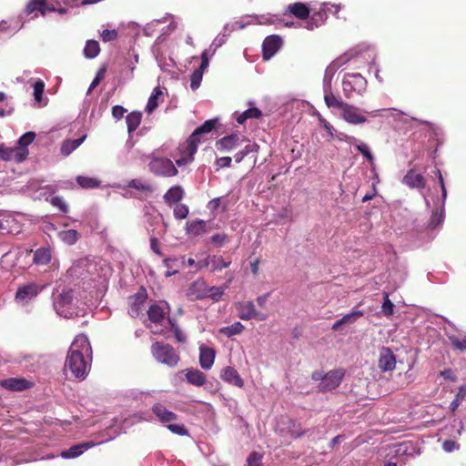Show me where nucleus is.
<instances>
[{
  "instance_id": "23",
  "label": "nucleus",
  "mask_w": 466,
  "mask_h": 466,
  "mask_svg": "<svg viewBox=\"0 0 466 466\" xmlns=\"http://www.w3.org/2000/svg\"><path fill=\"white\" fill-rule=\"evenodd\" d=\"M39 291V287L35 283L18 287L15 293V300L28 301L30 299L36 297Z\"/></svg>"
},
{
  "instance_id": "43",
  "label": "nucleus",
  "mask_w": 466,
  "mask_h": 466,
  "mask_svg": "<svg viewBox=\"0 0 466 466\" xmlns=\"http://www.w3.org/2000/svg\"><path fill=\"white\" fill-rule=\"evenodd\" d=\"M189 213V208L187 205H183V203H177V205L173 208V215L178 220H183V218H187Z\"/></svg>"
},
{
  "instance_id": "25",
  "label": "nucleus",
  "mask_w": 466,
  "mask_h": 466,
  "mask_svg": "<svg viewBox=\"0 0 466 466\" xmlns=\"http://www.w3.org/2000/svg\"><path fill=\"white\" fill-rule=\"evenodd\" d=\"M185 197V191L180 185H175L174 187L167 189V191L164 194L163 198L165 203L171 207L173 204L177 206L182 198Z\"/></svg>"
},
{
  "instance_id": "26",
  "label": "nucleus",
  "mask_w": 466,
  "mask_h": 466,
  "mask_svg": "<svg viewBox=\"0 0 466 466\" xmlns=\"http://www.w3.org/2000/svg\"><path fill=\"white\" fill-rule=\"evenodd\" d=\"M0 387L11 391H22L31 387V383L25 379H7L0 380Z\"/></svg>"
},
{
  "instance_id": "21",
  "label": "nucleus",
  "mask_w": 466,
  "mask_h": 466,
  "mask_svg": "<svg viewBox=\"0 0 466 466\" xmlns=\"http://www.w3.org/2000/svg\"><path fill=\"white\" fill-rule=\"evenodd\" d=\"M216 359V350L207 345L199 347V363L204 370H210Z\"/></svg>"
},
{
  "instance_id": "10",
  "label": "nucleus",
  "mask_w": 466,
  "mask_h": 466,
  "mask_svg": "<svg viewBox=\"0 0 466 466\" xmlns=\"http://www.w3.org/2000/svg\"><path fill=\"white\" fill-rule=\"evenodd\" d=\"M147 299V289L145 287L141 286L136 294L133 296H130L128 298L130 309L128 310V314L135 319V317H137L140 315L144 304Z\"/></svg>"
},
{
  "instance_id": "34",
  "label": "nucleus",
  "mask_w": 466,
  "mask_h": 466,
  "mask_svg": "<svg viewBox=\"0 0 466 466\" xmlns=\"http://www.w3.org/2000/svg\"><path fill=\"white\" fill-rule=\"evenodd\" d=\"M127 124V131L129 134L131 132L137 130L138 125L141 124L142 121V114L139 111L130 112L126 116Z\"/></svg>"
},
{
  "instance_id": "18",
  "label": "nucleus",
  "mask_w": 466,
  "mask_h": 466,
  "mask_svg": "<svg viewBox=\"0 0 466 466\" xmlns=\"http://www.w3.org/2000/svg\"><path fill=\"white\" fill-rule=\"evenodd\" d=\"M220 378L228 384L235 385L236 387H244V380L238 374V370L232 366H226L220 370Z\"/></svg>"
},
{
  "instance_id": "58",
  "label": "nucleus",
  "mask_w": 466,
  "mask_h": 466,
  "mask_svg": "<svg viewBox=\"0 0 466 466\" xmlns=\"http://www.w3.org/2000/svg\"><path fill=\"white\" fill-rule=\"evenodd\" d=\"M149 241H150V248H151V250H153L159 257H162L163 253H162V251L160 249L158 239H157V236L155 234H152L150 236Z\"/></svg>"
},
{
  "instance_id": "7",
  "label": "nucleus",
  "mask_w": 466,
  "mask_h": 466,
  "mask_svg": "<svg viewBox=\"0 0 466 466\" xmlns=\"http://www.w3.org/2000/svg\"><path fill=\"white\" fill-rule=\"evenodd\" d=\"M340 8L339 4H331V5L327 3L322 4L318 11H314L311 14L310 19L306 25L307 29L313 30L317 28V26L323 25L325 20L329 17V12L338 15Z\"/></svg>"
},
{
  "instance_id": "11",
  "label": "nucleus",
  "mask_w": 466,
  "mask_h": 466,
  "mask_svg": "<svg viewBox=\"0 0 466 466\" xmlns=\"http://www.w3.org/2000/svg\"><path fill=\"white\" fill-rule=\"evenodd\" d=\"M28 154V149L18 147V146L6 147L4 144L0 145V158L3 160H14L16 163H21L26 159Z\"/></svg>"
},
{
  "instance_id": "24",
  "label": "nucleus",
  "mask_w": 466,
  "mask_h": 466,
  "mask_svg": "<svg viewBox=\"0 0 466 466\" xmlns=\"http://www.w3.org/2000/svg\"><path fill=\"white\" fill-rule=\"evenodd\" d=\"M402 183L410 188H424L426 181L421 174L417 173L414 169H410L404 175Z\"/></svg>"
},
{
  "instance_id": "36",
  "label": "nucleus",
  "mask_w": 466,
  "mask_h": 466,
  "mask_svg": "<svg viewBox=\"0 0 466 466\" xmlns=\"http://www.w3.org/2000/svg\"><path fill=\"white\" fill-rule=\"evenodd\" d=\"M163 95V91L160 90L159 86L155 87L151 96L148 97V101L146 105V112L152 113L153 110L158 106V98Z\"/></svg>"
},
{
  "instance_id": "54",
  "label": "nucleus",
  "mask_w": 466,
  "mask_h": 466,
  "mask_svg": "<svg viewBox=\"0 0 466 466\" xmlns=\"http://www.w3.org/2000/svg\"><path fill=\"white\" fill-rule=\"evenodd\" d=\"M262 456L258 452H252L247 459L248 466H261Z\"/></svg>"
},
{
  "instance_id": "57",
  "label": "nucleus",
  "mask_w": 466,
  "mask_h": 466,
  "mask_svg": "<svg viewBox=\"0 0 466 466\" xmlns=\"http://www.w3.org/2000/svg\"><path fill=\"white\" fill-rule=\"evenodd\" d=\"M168 320L172 326V329L174 331V336H175L176 339L179 342H184L186 340V337H185L184 333H182L181 329L178 328V326H177L174 319H169Z\"/></svg>"
},
{
  "instance_id": "2",
  "label": "nucleus",
  "mask_w": 466,
  "mask_h": 466,
  "mask_svg": "<svg viewBox=\"0 0 466 466\" xmlns=\"http://www.w3.org/2000/svg\"><path fill=\"white\" fill-rule=\"evenodd\" d=\"M151 412L154 413L157 420L164 424L173 434L180 436L188 435V430L186 428L185 424L177 423L178 420L177 413L170 411V410L161 404V402H156L151 408Z\"/></svg>"
},
{
  "instance_id": "9",
  "label": "nucleus",
  "mask_w": 466,
  "mask_h": 466,
  "mask_svg": "<svg viewBox=\"0 0 466 466\" xmlns=\"http://www.w3.org/2000/svg\"><path fill=\"white\" fill-rule=\"evenodd\" d=\"M236 309L238 318L241 319H257L259 320H264L267 318V315L260 314V312L257 311L253 301L250 300L238 301V303H236Z\"/></svg>"
},
{
  "instance_id": "13",
  "label": "nucleus",
  "mask_w": 466,
  "mask_h": 466,
  "mask_svg": "<svg viewBox=\"0 0 466 466\" xmlns=\"http://www.w3.org/2000/svg\"><path fill=\"white\" fill-rule=\"evenodd\" d=\"M179 157L176 160V164L178 167L186 166L194 159V154H196V147L194 141H190L189 138L183 142L178 147Z\"/></svg>"
},
{
  "instance_id": "22",
  "label": "nucleus",
  "mask_w": 466,
  "mask_h": 466,
  "mask_svg": "<svg viewBox=\"0 0 466 466\" xmlns=\"http://www.w3.org/2000/svg\"><path fill=\"white\" fill-rule=\"evenodd\" d=\"M95 445L96 444L93 441L81 442L80 444L71 446L70 449L63 450L60 456L65 460H71V458L81 456L85 451L91 449V447Z\"/></svg>"
},
{
  "instance_id": "5",
  "label": "nucleus",
  "mask_w": 466,
  "mask_h": 466,
  "mask_svg": "<svg viewBox=\"0 0 466 466\" xmlns=\"http://www.w3.org/2000/svg\"><path fill=\"white\" fill-rule=\"evenodd\" d=\"M56 4L55 0H30L26 4L24 12L26 15H33L34 17L37 15V11L42 15H46L47 11H56L60 15L66 14V7H56Z\"/></svg>"
},
{
  "instance_id": "50",
  "label": "nucleus",
  "mask_w": 466,
  "mask_h": 466,
  "mask_svg": "<svg viewBox=\"0 0 466 466\" xmlns=\"http://www.w3.org/2000/svg\"><path fill=\"white\" fill-rule=\"evenodd\" d=\"M356 149H358L359 152H360L367 158V160H369L370 163H373L375 158L368 144L361 142L360 144L356 145Z\"/></svg>"
},
{
  "instance_id": "6",
  "label": "nucleus",
  "mask_w": 466,
  "mask_h": 466,
  "mask_svg": "<svg viewBox=\"0 0 466 466\" xmlns=\"http://www.w3.org/2000/svg\"><path fill=\"white\" fill-rule=\"evenodd\" d=\"M367 85L368 80L360 73H347L342 80L343 93L347 97H351L353 92L361 94Z\"/></svg>"
},
{
  "instance_id": "59",
  "label": "nucleus",
  "mask_w": 466,
  "mask_h": 466,
  "mask_svg": "<svg viewBox=\"0 0 466 466\" xmlns=\"http://www.w3.org/2000/svg\"><path fill=\"white\" fill-rule=\"evenodd\" d=\"M228 235L226 234H215L211 237V241L214 243L217 247H223L228 240Z\"/></svg>"
},
{
  "instance_id": "60",
  "label": "nucleus",
  "mask_w": 466,
  "mask_h": 466,
  "mask_svg": "<svg viewBox=\"0 0 466 466\" xmlns=\"http://www.w3.org/2000/svg\"><path fill=\"white\" fill-rule=\"evenodd\" d=\"M201 62L198 66L199 71L201 72V75L203 76L207 66L209 65V58H208V50H204L200 56Z\"/></svg>"
},
{
  "instance_id": "37",
  "label": "nucleus",
  "mask_w": 466,
  "mask_h": 466,
  "mask_svg": "<svg viewBox=\"0 0 466 466\" xmlns=\"http://www.w3.org/2000/svg\"><path fill=\"white\" fill-rule=\"evenodd\" d=\"M324 100L329 108H340L343 110L344 102L340 97L336 96L332 91H328L324 96Z\"/></svg>"
},
{
  "instance_id": "30",
  "label": "nucleus",
  "mask_w": 466,
  "mask_h": 466,
  "mask_svg": "<svg viewBox=\"0 0 466 466\" xmlns=\"http://www.w3.org/2000/svg\"><path fill=\"white\" fill-rule=\"evenodd\" d=\"M52 260V250L49 247H41L34 252L33 262L35 265H47Z\"/></svg>"
},
{
  "instance_id": "12",
  "label": "nucleus",
  "mask_w": 466,
  "mask_h": 466,
  "mask_svg": "<svg viewBox=\"0 0 466 466\" xmlns=\"http://www.w3.org/2000/svg\"><path fill=\"white\" fill-rule=\"evenodd\" d=\"M127 188H133L137 193L133 195L136 198L145 200L147 197L151 196L155 191V187L152 184L147 183L142 179H132L127 184Z\"/></svg>"
},
{
  "instance_id": "49",
  "label": "nucleus",
  "mask_w": 466,
  "mask_h": 466,
  "mask_svg": "<svg viewBox=\"0 0 466 466\" xmlns=\"http://www.w3.org/2000/svg\"><path fill=\"white\" fill-rule=\"evenodd\" d=\"M382 313L385 316H392L394 313V305L390 299L389 298L388 293H384V300L381 306Z\"/></svg>"
},
{
  "instance_id": "64",
  "label": "nucleus",
  "mask_w": 466,
  "mask_h": 466,
  "mask_svg": "<svg viewBox=\"0 0 466 466\" xmlns=\"http://www.w3.org/2000/svg\"><path fill=\"white\" fill-rule=\"evenodd\" d=\"M217 166L220 167H231L232 166V158L231 157H220L217 158Z\"/></svg>"
},
{
  "instance_id": "19",
  "label": "nucleus",
  "mask_w": 466,
  "mask_h": 466,
  "mask_svg": "<svg viewBox=\"0 0 466 466\" xmlns=\"http://www.w3.org/2000/svg\"><path fill=\"white\" fill-rule=\"evenodd\" d=\"M283 15H292L299 19H307L310 17V7L308 6L307 4L300 2L289 4L286 7Z\"/></svg>"
},
{
  "instance_id": "1",
  "label": "nucleus",
  "mask_w": 466,
  "mask_h": 466,
  "mask_svg": "<svg viewBox=\"0 0 466 466\" xmlns=\"http://www.w3.org/2000/svg\"><path fill=\"white\" fill-rule=\"evenodd\" d=\"M93 350L87 336L78 334L70 345L65 360V371L76 380H85L92 363Z\"/></svg>"
},
{
  "instance_id": "31",
  "label": "nucleus",
  "mask_w": 466,
  "mask_h": 466,
  "mask_svg": "<svg viewBox=\"0 0 466 466\" xmlns=\"http://www.w3.org/2000/svg\"><path fill=\"white\" fill-rule=\"evenodd\" d=\"M363 315H364V312L361 310H356V311L350 312L349 314L342 316L341 319H337V321L332 324L331 329L339 330V329H340L342 324L354 323L355 320H357L358 319H360V317H362Z\"/></svg>"
},
{
  "instance_id": "8",
  "label": "nucleus",
  "mask_w": 466,
  "mask_h": 466,
  "mask_svg": "<svg viewBox=\"0 0 466 466\" xmlns=\"http://www.w3.org/2000/svg\"><path fill=\"white\" fill-rule=\"evenodd\" d=\"M346 370L343 369H337L329 370L325 373V381L319 384V390L320 391H330L340 386Z\"/></svg>"
},
{
  "instance_id": "39",
  "label": "nucleus",
  "mask_w": 466,
  "mask_h": 466,
  "mask_svg": "<svg viewBox=\"0 0 466 466\" xmlns=\"http://www.w3.org/2000/svg\"><path fill=\"white\" fill-rule=\"evenodd\" d=\"M244 329L245 326L242 325L241 322L237 321L230 326L222 327L220 329V333L226 335V337H232V335L242 333Z\"/></svg>"
},
{
  "instance_id": "47",
  "label": "nucleus",
  "mask_w": 466,
  "mask_h": 466,
  "mask_svg": "<svg viewBox=\"0 0 466 466\" xmlns=\"http://www.w3.org/2000/svg\"><path fill=\"white\" fill-rule=\"evenodd\" d=\"M45 83L41 79H37L34 83V96L35 101L40 105L44 95Z\"/></svg>"
},
{
  "instance_id": "44",
  "label": "nucleus",
  "mask_w": 466,
  "mask_h": 466,
  "mask_svg": "<svg viewBox=\"0 0 466 466\" xmlns=\"http://www.w3.org/2000/svg\"><path fill=\"white\" fill-rule=\"evenodd\" d=\"M74 299V292L71 289L68 290H63L62 293H60L56 299V304L59 306H66L70 305Z\"/></svg>"
},
{
  "instance_id": "51",
  "label": "nucleus",
  "mask_w": 466,
  "mask_h": 466,
  "mask_svg": "<svg viewBox=\"0 0 466 466\" xmlns=\"http://www.w3.org/2000/svg\"><path fill=\"white\" fill-rule=\"evenodd\" d=\"M164 264L167 268V271L166 272L167 276H172L174 273H177L178 271L177 268H175L177 264V258H166L164 260Z\"/></svg>"
},
{
  "instance_id": "45",
  "label": "nucleus",
  "mask_w": 466,
  "mask_h": 466,
  "mask_svg": "<svg viewBox=\"0 0 466 466\" xmlns=\"http://www.w3.org/2000/svg\"><path fill=\"white\" fill-rule=\"evenodd\" d=\"M61 238L65 243L74 244L77 242L79 235L76 230L70 228V230L62 231Z\"/></svg>"
},
{
  "instance_id": "63",
  "label": "nucleus",
  "mask_w": 466,
  "mask_h": 466,
  "mask_svg": "<svg viewBox=\"0 0 466 466\" xmlns=\"http://www.w3.org/2000/svg\"><path fill=\"white\" fill-rule=\"evenodd\" d=\"M346 61V58L343 57L337 58V60L332 61L330 65L328 66L327 70L333 73L335 70H338V68H339V66H342Z\"/></svg>"
},
{
  "instance_id": "48",
  "label": "nucleus",
  "mask_w": 466,
  "mask_h": 466,
  "mask_svg": "<svg viewBox=\"0 0 466 466\" xmlns=\"http://www.w3.org/2000/svg\"><path fill=\"white\" fill-rule=\"evenodd\" d=\"M35 133L34 131H27L21 137L18 138V147H22L24 149H28L27 146L34 141Z\"/></svg>"
},
{
  "instance_id": "52",
  "label": "nucleus",
  "mask_w": 466,
  "mask_h": 466,
  "mask_svg": "<svg viewBox=\"0 0 466 466\" xmlns=\"http://www.w3.org/2000/svg\"><path fill=\"white\" fill-rule=\"evenodd\" d=\"M202 77H203V76H202L199 68L195 69V71L193 72V74L190 76V87L193 90H196V88L199 87L201 81H202Z\"/></svg>"
},
{
  "instance_id": "27",
  "label": "nucleus",
  "mask_w": 466,
  "mask_h": 466,
  "mask_svg": "<svg viewBox=\"0 0 466 466\" xmlns=\"http://www.w3.org/2000/svg\"><path fill=\"white\" fill-rule=\"evenodd\" d=\"M184 372L187 382L195 385V387H202L207 383V376L200 370L187 369Z\"/></svg>"
},
{
  "instance_id": "35",
  "label": "nucleus",
  "mask_w": 466,
  "mask_h": 466,
  "mask_svg": "<svg viewBox=\"0 0 466 466\" xmlns=\"http://www.w3.org/2000/svg\"><path fill=\"white\" fill-rule=\"evenodd\" d=\"M101 51L99 43L97 40L89 39L84 48V55L87 58H94Z\"/></svg>"
},
{
  "instance_id": "33",
  "label": "nucleus",
  "mask_w": 466,
  "mask_h": 466,
  "mask_svg": "<svg viewBox=\"0 0 466 466\" xmlns=\"http://www.w3.org/2000/svg\"><path fill=\"white\" fill-rule=\"evenodd\" d=\"M86 135H83L81 137L75 138L74 140H65L61 145V153L63 156H69L73 150L76 149L77 147L85 141Z\"/></svg>"
},
{
  "instance_id": "20",
  "label": "nucleus",
  "mask_w": 466,
  "mask_h": 466,
  "mask_svg": "<svg viewBox=\"0 0 466 466\" xmlns=\"http://www.w3.org/2000/svg\"><path fill=\"white\" fill-rule=\"evenodd\" d=\"M207 283L202 279H196L187 289V297L191 300H201L207 298Z\"/></svg>"
},
{
  "instance_id": "61",
  "label": "nucleus",
  "mask_w": 466,
  "mask_h": 466,
  "mask_svg": "<svg viewBox=\"0 0 466 466\" xmlns=\"http://www.w3.org/2000/svg\"><path fill=\"white\" fill-rule=\"evenodd\" d=\"M442 448L446 452H453L455 450H459L460 444L454 441H445L442 443Z\"/></svg>"
},
{
  "instance_id": "41",
  "label": "nucleus",
  "mask_w": 466,
  "mask_h": 466,
  "mask_svg": "<svg viewBox=\"0 0 466 466\" xmlns=\"http://www.w3.org/2000/svg\"><path fill=\"white\" fill-rule=\"evenodd\" d=\"M288 433L292 438H299L303 434L301 424L297 423L296 420L288 419L286 421Z\"/></svg>"
},
{
  "instance_id": "55",
  "label": "nucleus",
  "mask_w": 466,
  "mask_h": 466,
  "mask_svg": "<svg viewBox=\"0 0 466 466\" xmlns=\"http://www.w3.org/2000/svg\"><path fill=\"white\" fill-rule=\"evenodd\" d=\"M118 35V32L116 29H104L101 33L100 36L103 41L106 43V41H112L116 39Z\"/></svg>"
},
{
  "instance_id": "17",
  "label": "nucleus",
  "mask_w": 466,
  "mask_h": 466,
  "mask_svg": "<svg viewBox=\"0 0 466 466\" xmlns=\"http://www.w3.org/2000/svg\"><path fill=\"white\" fill-rule=\"evenodd\" d=\"M216 119L206 120L200 127H197L191 135H189V141H193L195 144V153L198 150L202 135L208 134V132L212 131L213 128L216 127Z\"/></svg>"
},
{
  "instance_id": "42",
  "label": "nucleus",
  "mask_w": 466,
  "mask_h": 466,
  "mask_svg": "<svg viewBox=\"0 0 466 466\" xmlns=\"http://www.w3.org/2000/svg\"><path fill=\"white\" fill-rule=\"evenodd\" d=\"M225 287H218V286H208L207 285V298H210L214 301H218L222 298Z\"/></svg>"
},
{
  "instance_id": "46",
  "label": "nucleus",
  "mask_w": 466,
  "mask_h": 466,
  "mask_svg": "<svg viewBox=\"0 0 466 466\" xmlns=\"http://www.w3.org/2000/svg\"><path fill=\"white\" fill-rule=\"evenodd\" d=\"M466 398V386H461L458 390V393L455 395L453 401L451 403V410H455L459 405L461 404L463 400Z\"/></svg>"
},
{
  "instance_id": "3",
  "label": "nucleus",
  "mask_w": 466,
  "mask_h": 466,
  "mask_svg": "<svg viewBox=\"0 0 466 466\" xmlns=\"http://www.w3.org/2000/svg\"><path fill=\"white\" fill-rule=\"evenodd\" d=\"M151 355L157 362L166 364L167 367H177L180 356L171 344L164 343V341H155L151 344Z\"/></svg>"
},
{
  "instance_id": "56",
  "label": "nucleus",
  "mask_w": 466,
  "mask_h": 466,
  "mask_svg": "<svg viewBox=\"0 0 466 466\" xmlns=\"http://www.w3.org/2000/svg\"><path fill=\"white\" fill-rule=\"evenodd\" d=\"M451 345L453 348L460 350L461 351H465L466 350V339H460V338L451 336L449 337Z\"/></svg>"
},
{
  "instance_id": "4",
  "label": "nucleus",
  "mask_w": 466,
  "mask_h": 466,
  "mask_svg": "<svg viewBox=\"0 0 466 466\" xmlns=\"http://www.w3.org/2000/svg\"><path fill=\"white\" fill-rule=\"evenodd\" d=\"M148 167L149 171L157 177H176L178 173L171 159L166 158V157H157L155 153L150 156Z\"/></svg>"
},
{
  "instance_id": "14",
  "label": "nucleus",
  "mask_w": 466,
  "mask_h": 466,
  "mask_svg": "<svg viewBox=\"0 0 466 466\" xmlns=\"http://www.w3.org/2000/svg\"><path fill=\"white\" fill-rule=\"evenodd\" d=\"M283 40L279 35H272L263 40V58L269 59L282 46Z\"/></svg>"
},
{
  "instance_id": "28",
  "label": "nucleus",
  "mask_w": 466,
  "mask_h": 466,
  "mask_svg": "<svg viewBox=\"0 0 466 466\" xmlns=\"http://www.w3.org/2000/svg\"><path fill=\"white\" fill-rule=\"evenodd\" d=\"M240 143V137L237 134L228 135L217 141L216 146L219 150H232Z\"/></svg>"
},
{
  "instance_id": "15",
  "label": "nucleus",
  "mask_w": 466,
  "mask_h": 466,
  "mask_svg": "<svg viewBox=\"0 0 466 466\" xmlns=\"http://www.w3.org/2000/svg\"><path fill=\"white\" fill-rule=\"evenodd\" d=\"M396 363V358L391 349L385 347L380 349L378 366L381 370H393Z\"/></svg>"
},
{
  "instance_id": "53",
  "label": "nucleus",
  "mask_w": 466,
  "mask_h": 466,
  "mask_svg": "<svg viewBox=\"0 0 466 466\" xmlns=\"http://www.w3.org/2000/svg\"><path fill=\"white\" fill-rule=\"evenodd\" d=\"M50 203L52 206L56 207L60 211H62V213H67L68 207L60 196H54V198H51Z\"/></svg>"
},
{
  "instance_id": "16",
  "label": "nucleus",
  "mask_w": 466,
  "mask_h": 466,
  "mask_svg": "<svg viewBox=\"0 0 466 466\" xmlns=\"http://www.w3.org/2000/svg\"><path fill=\"white\" fill-rule=\"evenodd\" d=\"M342 117L350 124H362L367 121L366 116L360 113V108L355 107L353 105L346 104V102H344L342 109Z\"/></svg>"
},
{
  "instance_id": "40",
  "label": "nucleus",
  "mask_w": 466,
  "mask_h": 466,
  "mask_svg": "<svg viewBox=\"0 0 466 466\" xmlns=\"http://www.w3.org/2000/svg\"><path fill=\"white\" fill-rule=\"evenodd\" d=\"M262 113L260 109L257 107H251L242 112L237 118L238 124H244L248 119H253V117L261 116Z\"/></svg>"
},
{
  "instance_id": "32",
  "label": "nucleus",
  "mask_w": 466,
  "mask_h": 466,
  "mask_svg": "<svg viewBox=\"0 0 466 466\" xmlns=\"http://www.w3.org/2000/svg\"><path fill=\"white\" fill-rule=\"evenodd\" d=\"M147 315L151 322L161 323L163 322L167 312L157 304H152L147 309Z\"/></svg>"
},
{
  "instance_id": "38",
  "label": "nucleus",
  "mask_w": 466,
  "mask_h": 466,
  "mask_svg": "<svg viewBox=\"0 0 466 466\" xmlns=\"http://www.w3.org/2000/svg\"><path fill=\"white\" fill-rule=\"evenodd\" d=\"M76 180L83 188H96L101 186V181L96 177L78 176Z\"/></svg>"
},
{
  "instance_id": "29",
  "label": "nucleus",
  "mask_w": 466,
  "mask_h": 466,
  "mask_svg": "<svg viewBox=\"0 0 466 466\" xmlns=\"http://www.w3.org/2000/svg\"><path fill=\"white\" fill-rule=\"evenodd\" d=\"M204 264L210 266L211 271H221V269L228 268L231 260H226L221 256H208L205 258Z\"/></svg>"
},
{
  "instance_id": "62",
  "label": "nucleus",
  "mask_w": 466,
  "mask_h": 466,
  "mask_svg": "<svg viewBox=\"0 0 466 466\" xmlns=\"http://www.w3.org/2000/svg\"><path fill=\"white\" fill-rule=\"evenodd\" d=\"M126 112L127 109L123 106L116 105L112 107V115L116 119H121Z\"/></svg>"
}]
</instances>
